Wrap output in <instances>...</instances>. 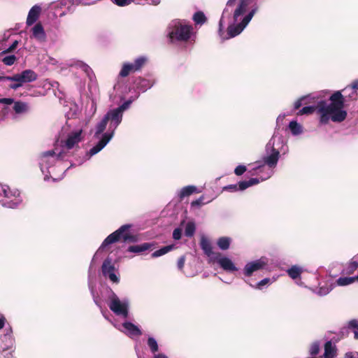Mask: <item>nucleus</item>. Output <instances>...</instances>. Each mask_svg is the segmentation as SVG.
Segmentation results:
<instances>
[{"label":"nucleus","mask_w":358,"mask_h":358,"mask_svg":"<svg viewBox=\"0 0 358 358\" xmlns=\"http://www.w3.org/2000/svg\"><path fill=\"white\" fill-rule=\"evenodd\" d=\"M302 270L301 268L293 266L287 270L288 275L292 279H296L300 277Z\"/></svg>","instance_id":"29"},{"label":"nucleus","mask_w":358,"mask_h":358,"mask_svg":"<svg viewBox=\"0 0 358 358\" xmlns=\"http://www.w3.org/2000/svg\"><path fill=\"white\" fill-rule=\"evenodd\" d=\"M320 351V344L317 342H315L311 344L310 348V354L312 356H315L319 353Z\"/></svg>","instance_id":"38"},{"label":"nucleus","mask_w":358,"mask_h":358,"mask_svg":"<svg viewBox=\"0 0 358 358\" xmlns=\"http://www.w3.org/2000/svg\"><path fill=\"white\" fill-rule=\"evenodd\" d=\"M152 244L150 243H144L141 245H131L128 248L127 251L134 253H141L151 248Z\"/></svg>","instance_id":"22"},{"label":"nucleus","mask_w":358,"mask_h":358,"mask_svg":"<svg viewBox=\"0 0 358 358\" xmlns=\"http://www.w3.org/2000/svg\"><path fill=\"white\" fill-rule=\"evenodd\" d=\"M324 358H331V357H324Z\"/></svg>","instance_id":"63"},{"label":"nucleus","mask_w":358,"mask_h":358,"mask_svg":"<svg viewBox=\"0 0 358 358\" xmlns=\"http://www.w3.org/2000/svg\"><path fill=\"white\" fill-rule=\"evenodd\" d=\"M196 191V187L193 185H188L184 187L179 194L180 199H183L186 196H189Z\"/></svg>","instance_id":"27"},{"label":"nucleus","mask_w":358,"mask_h":358,"mask_svg":"<svg viewBox=\"0 0 358 358\" xmlns=\"http://www.w3.org/2000/svg\"><path fill=\"white\" fill-rule=\"evenodd\" d=\"M356 280L358 281V275L355 276Z\"/></svg>","instance_id":"60"},{"label":"nucleus","mask_w":358,"mask_h":358,"mask_svg":"<svg viewBox=\"0 0 358 358\" xmlns=\"http://www.w3.org/2000/svg\"><path fill=\"white\" fill-rule=\"evenodd\" d=\"M355 338L356 339H358V332H357V331H355Z\"/></svg>","instance_id":"59"},{"label":"nucleus","mask_w":358,"mask_h":358,"mask_svg":"<svg viewBox=\"0 0 358 358\" xmlns=\"http://www.w3.org/2000/svg\"><path fill=\"white\" fill-rule=\"evenodd\" d=\"M356 281L355 276V277H341L337 280V284L340 286H345L350 284L353 283Z\"/></svg>","instance_id":"34"},{"label":"nucleus","mask_w":358,"mask_h":358,"mask_svg":"<svg viewBox=\"0 0 358 358\" xmlns=\"http://www.w3.org/2000/svg\"><path fill=\"white\" fill-rule=\"evenodd\" d=\"M193 20L196 24H203L207 20L204 13L201 11L196 12L193 15Z\"/></svg>","instance_id":"31"},{"label":"nucleus","mask_w":358,"mask_h":358,"mask_svg":"<svg viewBox=\"0 0 358 358\" xmlns=\"http://www.w3.org/2000/svg\"><path fill=\"white\" fill-rule=\"evenodd\" d=\"M306 99L305 96H302L300 99H299L297 101L294 103V109L297 110L302 106V101Z\"/></svg>","instance_id":"48"},{"label":"nucleus","mask_w":358,"mask_h":358,"mask_svg":"<svg viewBox=\"0 0 358 358\" xmlns=\"http://www.w3.org/2000/svg\"><path fill=\"white\" fill-rule=\"evenodd\" d=\"M236 0H228L227 5L229 6H234L236 3Z\"/></svg>","instance_id":"56"},{"label":"nucleus","mask_w":358,"mask_h":358,"mask_svg":"<svg viewBox=\"0 0 358 358\" xmlns=\"http://www.w3.org/2000/svg\"><path fill=\"white\" fill-rule=\"evenodd\" d=\"M131 227V224H124L118 229L108 236L103 241L99 249L105 248L108 245L115 243L122 239L124 242L135 243L138 241L136 235L131 234L128 230Z\"/></svg>","instance_id":"3"},{"label":"nucleus","mask_w":358,"mask_h":358,"mask_svg":"<svg viewBox=\"0 0 358 358\" xmlns=\"http://www.w3.org/2000/svg\"><path fill=\"white\" fill-rule=\"evenodd\" d=\"M248 6V1L247 0H241L238 7L234 13V20L235 22H237L238 20V17L245 13Z\"/></svg>","instance_id":"20"},{"label":"nucleus","mask_w":358,"mask_h":358,"mask_svg":"<svg viewBox=\"0 0 358 358\" xmlns=\"http://www.w3.org/2000/svg\"><path fill=\"white\" fill-rule=\"evenodd\" d=\"M349 96L352 99H356L357 96V93L355 91H354L349 95Z\"/></svg>","instance_id":"55"},{"label":"nucleus","mask_w":358,"mask_h":358,"mask_svg":"<svg viewBox=\"0 0 358 358\" xmlns=\"http://www.w3.org/2000/svg\"><path fill=\"white\" fill-rule=\"evenodd\" d=\"M146 3L157 6L160 3V0H145Z\"/></svg>","instance_id":"50"},{"label":"nucleus","mask_w":358,"mask_h":358,"mask_svg":"<svg viewBox=\"0 0 358 358\" xmlns=\"http://www.w3.org/2000/svg\"><path fill=\"white\" fill-rule=\"evenodd\" d=\"M331 103L327 105L325 101L317 103L318 113L320 115V121L322 124H327L329 119L334 122H341L347 117L344 108L345 98L341 91L334 92L329 97Z\"/></svg>","instance_id":"1"},{"label":"nucleus","mask_w":358,"mask_h":358,"mask_svg":"<svg viewBox=\"0 0 358 358\" xmlns=\"http://www.w3.org/2000/svg\"><path fill=\"white\" fill-rule=\"evenodd\" d=\"M320 294L323 293V292H322V289H320Z\"/></svg>","instance_id":"61"},{"label":"nucleus","mask_w":358,"mask_h":358,"mask_svg":"<svg viewBox=\"0 0 358 358\" xmlns=\"http://www.w3.org/2000/svg\"><path fill=\"white\" fill-rule=\"evenodd\" d=\"M108 306L115 315L127 317L129 314V303L126 301H121L115 293H113L110 297Z\"/></svg>","instance_id":"6"},{"label":"nucleus","mask_w":358,"mask_h":358,"mask_svg":"<svg viewBox=\"0 0 358 358\" xmlns=\"http://www.w3.org/2000/svg\"><path fill=\"white\" fill-rule=\"evenodd\" d=\"M185 256H181L178 260V262H177V266H178V268L179 270H182L184 266H185Z\"/></svg>","instance_id":"44"},{"label":"nucleus","mask_w":358,"mask_h":358,"mask_svg":"<svg viewBox=\"0 0 358 358\" xmlns=\"http://www.w3.org/2000/svg\"><path fill=\"white\" fill-rule=\"evenodd\" d=\"M153 358H168L166 355L162 353L155 355Z\"/></svg>","instance_id":"54"},{"label":"nucleus","mask_w":358,"mask_h":358,"mask_svg":"<svg viewBox=\"0 0 358 358\" xmlns=\"http://www.w3.org/2000/svg\"><path fill=\"white\" fill-rule=\"evenodd\" d=\"M83 138V129L72 131L68 134L66 139L62 141V146L67 150H71L82 141Z\"/></svg>","instance_id":"8"},{"label":"nucleus","mask_w":358,"mask_h":358,"mask_svg":"<svg viewBox=\"0 0 358 358\" xmlns=\"http://www.w3.org/2000/svg\"><path fill=\"white\" fill-rule=\"evenodd\" d=\"M259 182L257 178H250L249 180L240 181L238 184L229 185L223 187V190L236 192L238 190H245L249 187L257 185Z\"/></svg>","instance_id":"10"},{"label":"nucleus","mask_w":358,"mask_h":358,"mask_svg":"<svg viewBox=\"0 0 358 358\" xmlns=\"http://www.w3.org/2000/svg\"><path fill=\"white\" fill-rule=\"evenodd\" d=\"M106 277H108V278L113 282H119V278H117V276L115 275V273H114V271L113 273H108Z\"/></svg>","instance_id":"47"},{"label":"nucleus","mask_w":358,"mask_h":358,"mask_svg":"<svg viewBox=\"0 0 358 358\" xmlns=\"http://www.w3.org/2000/svg\"><path fill=\"white\" fill-rule=\"evenodd\" d=\"M134 85L140 91L145 92L152 85L150 80L141 77L136 78L134 80Z\"/></svg>","instance_id":"18"},{"label":"nucleus","mask_w":358,"mask_h":358,"mask_svg":"<svg viewBox=\"0 0 358 358\" xmlns=\"http://www.w3.org/2000/svg\"><path fill=\"white\" fill-rule=\"evenodd\" d=\"M336 356V350L331 341H327L324 345V357L334 358Z\"/></svg>","instance_id":"24"},{"label":"nucleus","mask_w":358,"mask_h":358,"mask_svg":"<svg viewBox=\"0 0 358 358\" xmlns=\"http://www.w3.org/2000/svg\"><path fill=\"white\" fill-rule=\"evenodd\" d=\"M182 236V229L180 228H176L173 231V238L178 241Z\"/></svg>","instance_id":"41"},{"label":"nucleus","mask_w":358,"mask_h":358,"mask_svg":"<svg viewBox=\"0 0 358 358\" xmlns=\"http://www.w3.org/2000/svg\"><path fill=\"white\" fill-rule=\"evenodd\" d=\"M350 87L352 90H358V79L353 80V82L351 83Z\"/></svg>","instance_id":"51"},{"label":"nucleus","mask_w":358,"mask_h":358,"mask_svg":"<svg viewBox=\"0 0 358 358\" xmlns=\"http://www.w3.org/2000/svg\"><path fill=\"white\" fill-rule=\"evenodd\" d=\"M148 58L145 56H141L136 58L133 63H124L119 73V76L125 78L130 73L141 71L146 64Z\"/></svg>","instance_id":"5"},{"label":"nucleus","mask_w":358,"mask_h":358,"mask_svg":"<svg viewBox=\"0 0 358 358\" xmlns=\"http://www.w3.org/2000/svg\"><path fill=\"white\" fill-rule=\"evenodd\" d=\"M122 113L116 108L115 109L110 110L104 115L107 117V120L110 122V125H113L116 128L122 122Z\"/></svg>","instance_id":"12"},{"label":"nucleus","mask_w":358,"mask_h":358,"mask_svg":"<svg viewBox=\"0 0 358 358\" xmlns=\"http://www.w3.org/2000/svg\"><path fill=\"white\" fill-rule=\"evenodd\" d=\"M123 327L128 331L130 336H141L142 331L134 324L130 322H125L122 324Z\"/></svg>","instance_id":"21"},{"label":"nucleus","mask_w":358,"mask_h":358,"mask_svg":"<svg viewBox=\"0 0 358 358\" xmlns=\"http://www.w3.org/2000/svg\"><path fill=\"white\" fill-rule=\"evenodd\" d=\"M316 110H318L317 105L316 106H305L302 109H301L298 113V115H309L313 113Z\"/></svg>","instance_id":"35"},{"label":"nucleus","mask_w":358,"mask_h":358,"mask_svg":"<svg viewBox=\"0 0 358 358\" xmlns=\"http://www.w3.org/2000/svg\"><path fill=\"white\" fill-rule=\"evenodd\" d=\"M7 78H8V76H0L1 81H8Z\"/></svg>","instance_id":"57"},{"label":"nucleus","mask_w":358,"mask_h":358,"mask_svg":"<svg viewBox=\"0 0 358 358\" xmlns=\"http://www.w3.org/2000/svg\"><path fill=\"white\" fill-rule=\"evenodd\" d=\"M13 109L15 114L21 115L29 113L31 110V107L30 104L27 102L22 101H15Z\"/></svg>","instance_id":"15"},{"label":"nucleus","mask_w":358,"mask_h":358,"mask_svg":"<svg viewBox=\"0 0 358 358\" xmlns=\"http://www.w3.org/2000/svg\"><path fill=\"white\" fill-rule=\"evenodd\" d=\"M17 57L15 55H12L3 57L2 62L4 64L7 66H11L15 63Z\"/></svg>","instance_id":"37"},{"label":"nucleus","mask_w":358,"mask_h":358,"mask_svg":"<svg viewBox=\"0 0 358 358\" xmlns=\"http://www.w3.org/2000/svg\"><path fill=\"white\" fill-rule=\"evenodd\" d=\"M108 121L107 120V117H103L101 122L96 125V130L95 132V136H98L101 134L103 132V131L106 128V125Z\"/></svg>","instance_id":"32"},{"label":"nucleus","mask_w":358,"mask_h":358,"mask_svg":"<svg viewBox=\"0 0 358 358\" xmlns=\"http://www.w3.org/2000/svg\"><path fill=\"white\" fill-rule=\"evenodd\" d=\"M168 37L171 43L187 42L189 40L193 27L180 21H173L169 26Z\"/></svg>","instance_id":"2"},{"label":"nucleus","mask_w":358,"mask_h":358,"mask_svg":"<svg viewBox=\"0 0 358 358\" xmlns=\"http://www.w3.org/2000/svg\"><path fill=\"white\" fill-rule=\"evenodd\" d=\"M113 134V132L110 134L105 133L98 143L90 150L89 155L92 156L101 151L110 141Z\"/></svg>","instance_id":"14"},{"label":"nucleus","mask_w":358,"mask_h":358,"mask_svg":"<svg viewBox=\"0 0 358 358\" xmlns=\"http://www.w3.org/2000/svg\"><path fill=\"white\" fill-rule=\"evenodd\" d=\"M266 265L267 262L263 259L248 262L243 268V273L245 276H251L254 272L264 269Z\"/></svg>","instance_id":"9"},{"label":"nucleus","mask_w":358,"mask_h":358,"mask_svg":"<svg viewBox=\"0 0 358 358\" xmlns=\"http://www.w3.org/2000/svg\"><path fill=\"white\" fill-rule=\"evenodd\" d=\"M348 327L358 329V321L357 320H352L348 323Z\"/></svg>","instance_id":"49"},{"label":"nucleus","mask_w":358,"mask_h":358,"mask_svg":"<svg viewBox=\"0 0 358 358\" xmlns=\"http://www.w3.org/2000/svg\"><path fill=\"white\" fill-rule=\"evenodd\" d=\"M131 102V100H127L117 108L123 114V112L129 108Z\"/></svg>","instance_id":"40"},{"label":"nucleus","mask_w":358,"mask_h":358,"mask_svg":"<svg viewBox=\"0 0 358 358\" xmlns=\"http://www.w3.org/2000/svg\"><path fill=\"white\" fill-rule=\"evenodd\" d=\"M269 282H270V278H264V279L262 280L261 281H259L257 284L255 288L261 289L263 286L267 285Z\"/></svg>","instance_id":"42"},{"label":"nucleus","mask_w":358,"mask_h":358,"mask_svg":"<svg viewBox=\"0 0 358 358\" xmlns=\"http://www.w3.org/2000/svg\"><path fill=\"white\" fill-rule=\"evenodd\" d=\"M148 345L149 346V348L152 353H155L159 350L157 342L152 337L148 338Z\"/></svg>","instance_id":"36"},{"label":"nucleus","mask_w":358,"mask_h":358,"mask_svg":"<svg viewBox=\"0 0 358 358\" xmlns=\"http://www.w3.org/2000/svg\"><path fill=\"white\" fill-rule=\"evenodd\" d=\"M209 262H217L220 266L227 272H234L238 270L233 262L226 257H212Z\"/></svg>","instance_id":"11"},{"label":"nucleus","mask_w":358,"mask_h":358,"mask_svg":"<svg viewBox=\"0 0 358 358\" xmlns=\"http://www.w3.org/2000/svg\"><path fill=\"white\" fill-rule=\"evenodd\" d=\"M246 170H247V168H246L245 166H244V165H238L234 169V173L236 176H239L243 175L246 171Z\"/></svg>","instance_id":"39"},{"label":"nucleus","mask_w":358,"mask_h":358,"mask_svg":"<svg viewBox=\"0 0 358 358\" xmlns=\"http://www.w3.org/2000/svg\"><path fill=\"white\" fill-rule=\"evenodd\" d=\"M204 203H203V196H201L199 199L195 200V201H192L191 203V206H201V205H203Z\"/></svg>","instance_id":"45"},{"label":"nucleus","mask_w":358,"mask_h":358,"mask_svg":"<svg viewBox=\"0 0 358 358\" xmlns=\"http://www.w3.org/2000/svg\"><path fill=\"white\" fill-rule=\"evenodd\" d=\"M38 78L37 73L31 69H26L20 73L14 74L12 76H8V81L12 83L8 85L10 89L16 90L21 87L24 83H31L36 80Z\"/></svg>","instance_id":"4"},{"label":"nucleus","mask_w":358,"mask_h":358,"mask_svg":"<svg viewBox=\"0 0 358 358\" xmlns=\"http://www.w3.org/2000/svg\"><path fill=\"white\" fill-rule=\"evenodd\" d=\"M32 36L40 42H44L46 40V34L42 24L38 22L32 28Z\"/></svg>","instance_id":"17"},{"label":"nucleus","mask_w":358,"mask_h":358,"mask_svg":"<svg viewBox=\"0 0 358 358\" xmlns=\"http://www.w3.org/2000/svg\"><path fill=\"white\" fill-rule=\"evenodd\" d=\"M200 246L203 250L204 254L210 257V259L212 257H220V252H214L213 251V247L210 241L206 238L205 236H202L200 240Z\"/></svg>","instance_id":"13"},{"label":"nucleus","mask_w":358,"mask_h":358,"mask_svg":"<svg viewBox=\"0 0 358 358\" xmlns=\"http://www.w3.org/2000/svg\"><path fill=\"white\" fill-rule=\"evenodd\" d=\"M15 100L13 98H2L0 99V103H3L6 105H10L14 103Z\"/></svg>","instance_id":"46"},{"label":"nucleus","mask_w":358,"mask_h":358,"mask_svg":"<svg viewBox=\"0 0 358 358\" xmlns=\"http://www.w3.org/2000/svg\"><path fill=\"white\" fill-rule=\"evenodd\" d=\"M289 128L292 134L294 136L301 134L303 132V129L301 124L296 121H291L289 124Z\"/></svg>","instance_id":"28"},{"label":"nucleus","mask_w":358,"mask_h":358,"mask_svg":"<svg viewBox=\"0 0 358 358\" xmlns=\"http://www.w3.org/2000/svg\"><path fill=\"white\" fill-rule=\"evenodd\" d=\"M174 248H175V245L173 244L162 247V248L155 251L152 254V257L155 258V257H158L162 255H164L168 253L169 252L171 251L172 250H173Z\"/></svg>","instance_id":"26"},{"label":"nucleus","mask_w":358,"mask_h":358,"mask_svg":"<svg viewBox=\"0 0 358 358\" xmlns=\"http://www.w3.org/2000/svg\"><path fill=\"white\" fill-rule=\"evenodd\" d=\"M358 268V262L356 261H351L348 264L347 267L343 270V273L348 275L352 274Z\"/></svg>","instance_id":"33"},{"label":"nucleus","mask_w":358,"mask_h":358,"mask_svg":"<svg viewBox=\"0 0 358 358\" xmlns=\"http://www.w3.org/2000/svg\"><path fill=\"white\" fill-rule=\"evenodd\" d=\"M257 10V7L252 8L250 13L243 17L240 23L236 25H229L227 28V34L229 36L232 38L238 35L249 23Z\"/></svg>","instance_id":"7"},{"label":"nucleus","mask_w":358,"mask_h":358,"mask_svg":"<svg viewBox=\"0 0 358 358\" xmlns=\"http://www.w3.org/2000/svg\"><path fill=\"white\" fill-rule=\"evenodd\" d=\"M231 241V240L229 237L222 236L218 238L217 244L221 250H226L229 248Z\"/></svg>","instance_id":"25"},{"label":"nucleus","mask_w":358,"mask_h":358,"mask_svg":"<svg viewBox=\"0 0 358 358\" xmlns=\"http://www.w3.org/2000/svg\"><path fill=\"white\" fill-rule=\"evenodd\" d=\"M345 358H355L351 353H347Z\"/></svg>","instance_id":"58"},{"label":"nucleus","mask_w":358,"mask_h":358,"mask_svg":"<svg viewBox=\"0 0 358 358\" xmlns=\"http://www.w3.org/2000/svg\"><path fill=\"white\" fill-rule=\"evenodd\" d=\"M196 231V226L193 222H188L185 226V235L187 237H192Z\"/></svg>","instance_id":"30"},{"label":"nucleus","mask_w":358,"mask_h":358,"mask_svg":"<svg viewBox=\"0 0 358 358\" xmlns=\"http://www.w3.org/2000/svg\"><path fill=\"white\" fill-rule=\"evenodd\" d=\"M55 154V153L53 150H49V151L43 152V155L44 157H49V156H53Z\"/></svg>","instance_id":"52"},{"label":"nucleus","mask_w":358,"mask_h":358,"mask_svg":"<svg viewBox=\"0 0 358 358\" xmlns=\"http://www.w3.org/2000/svg\"><path fill=\"white\" fill-rule=\"evenodd\" d=\"M6 322V318L4 317H0V329H3Z\"/></svg>","instance_id":"53"},{"label":"nucleus","mask_w":358,"mask_h":358,"mask_svg":"<svg viewBox=\"0 0 358 358\" xmlns=\"http://www.w3.org/2000/svg\"><path fill=\"white\" fill-rule=\"evenodd\" d=\"M41 8L39 6H34L29 11L28 16L27 18V26H31L37 21L39 17Z\"/></svg>","instance_id":"16"},{"label":"nucleus","mask_w":358,"mask_h":358,"mask_svg":"<svg viewBox=\"0 0 358 358\" xmlns=\"http://www.w3.org/2000/svg\"><path fill=\"white\" fill-rule=\"evenodd\" d=\"M17 45H18V41H13L12 45L8 49H6V50L2 52V54H5V53H8V52H13L15 49H16V48L17 47Z\"/></svg>","instance_id":"43"},{"label":"nucleus","mask_w":358,"mask_h":358,"mask_svg":"<svg viewBox=\"0 0 358 358\" xmlns=\"http://www.w3.org/2000/svg\"><path fill=\"white\" fill-rule=\"evenodd\" d=\"M115 267L111 263V260L108 258L106 259L102 264V273L104 276H107L108 273H113Z\"/></svg>","instance_id":"23"},{"label":"nucleus","mask_w":358,"mask_h":358,"mask_svg":"<svg viewBox=\"0 0 358 358\" xmlns=\"http://www.w3.org/2000/svg\"><path fill=\"white\" fill-rule=\"evenodd\" d=\"M280 156V152L278 150L273 148L272 153L264 157V162L270 167L276 166Z\"/></svg>","instance_id":"19"},{"label":"nucleus","mask_w":358,"mask_h":358,"mask_svg":"<svg viewBox=\"0 0 358 358\" xmlns=\"http://www.w3.org/2000/svg\"><path fill=\"white\" fill-rule=\"evenodd\" d=\"M347 88H348V87H346V88L343 89L342 91H343V92L345 91Z\"/></svg>","instance_id":"62"}]
</instances>
